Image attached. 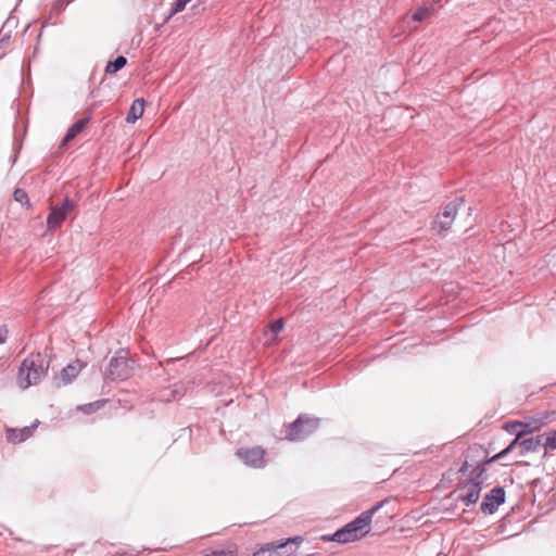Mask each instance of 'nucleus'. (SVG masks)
Here are the masks:
<instances>
[{"instance_id": "6e6552de", "label": "nucleus", "mask_w": 556, "mask_h": 556, "mask_svg": "<svg viewBox=\"0 0 556 556\" xmlns=\"http://www.w3.org/2000/svg\"><path fill=\"white\" fill-rule=\"evenodd\" d=\"M236 454L248 466L260 468L265 465V451L262 447L241 448Z\"/></svg>"}, {"instance_id": "dca6fc26", "label": "nucleus", "mask_w": 556, "mask_h": 556, "mask_svg": "<svg viewBox=\"0 0 556 556\" xmlns=\"http://www.w3.org/2000/svg\"><path fill=\"white\" fill-rule=\"evenodd\" d=\"M283 329V323L281 319L275 320L268 326V329L264 331V336L271 334V339H266L265 345H270L276 341L278 333Z\"/></svg>"}, {"instance_id": "f3484780", "label": "nucleus", "mask_w": 556, "mask_h": 556, "mask_svg": "<svg viewBox=\"0 0 556 556\" xmlns=\"http://www.w3.org/2000/svg\"><path fill=\"white\" fill-rule=\"evenodd\" d=\"M126 63H127L126 58H124L122 55L117 56L114 61L109 62L106 64L105 73L110 74V75H113L116 72H118L119 70H122L126 65Z\"/></svg>"}, {"instance_id": "a211bd4d", "label": "nucleus", "mask_w": 556, "mask_h": 556, "mask_svg": "<svg viewBox=\"0 0 556 556\" xmlns=\"http://www.w3.org/2000/svg\"><path fill=\"white\" fill-rule=\"evenodd\" d=\"M191 0H176L172 10H170V13H169V16L168 17H172L173 15L181 12L185 10L186 5L190 2Z\"/></svg>"}, {"instance_id": "2eb2a0df", "label": "nucleus", "mask_w": 556, "mask_h": 556, "mask_svg": "<svg viewBox=\"0 0 556 556\" xmlns=\"http://www.w3.org/2000/svg\"><path fill=\"white\" fill-rule=\"evenodd\" d=\"M89 118H81L77 121L72 127L67 130L65 137L62 140L61 146H66L71 140H73L79 132L83 131Z\"/></svg>"}, {"instance_id": "9b49d317", "label": "nucleus", "mask_w": 556, "mask_h": 556, "mask_svg": "<svg viewBox=\"0 0 556 556\" xmlns=\"http://www.w3.org/2000/svg\"><path fill=\"white\" fill-rule=\"evenodd\" d=\"M480 481H470L464 485L459 498L466 506L475 504L480 497Z\"/></svg>"}, {"instance_id": "393cba45", "label": "nucleus", "mask_w": 556, "mask_h": 556, "mask_svg": "<svg viewBox=\"0 0 556 556\" xmlns=\"http://www.w3.org/2000/svg\"><path fill=\"white\" fill-rule=\"evenodd\" d=\"M5 339H7V330L0 329V344L4 343Z\"/></svg>"}, {"instance_id": "0eeeda50", "label": "nucleus", "mask_w": 556, "mask_h": 556, "mask_svg": "<svg viewBox=\"0 0 556 556\" xmlns=\"http://www.w3.org/2000/svg\"><path fill=\"white\" fill-rule=\"evenodd\" d=\"M84 367L85 364L78 359L68 364L60 371L59 375L54 377V384L59 388L70 384L78 376Z\"/></svg>"}, {"instance_id": "f257e3e1", "label": "nucleus", "mask_w": 556, "mask_h": 556, "mask_svg": "<svg viewBox=\"0 0 556 556\" xmlns=\"http://www.w3.org/2000/svg\"><path fill=\"white\" fill-rule=\"evenodd\" d=\"M380 505L362 513L355 520L334 532L332 540L339 543L354 542L364 538L370 530L371 517Z\"/></svg>"}, {"instance_id": "4468645a", "label": "nucleus", "mask_w": 556, "mask_h": 556, "mask_svg": "<svg viewBox=\"0 0 556 556\" xmlns=\"http://www.w3.org/2000/svg\"><path fill=\"white\" fill-rule=\"evenodd\" d=\"M144 112V101L142 99H136L127 114L126 122L129 124H134L137 119H139Z\"/></svg>"}, {"instance_id": "412c9836", "label": "nucleus", "mask_w": 556, "mask_h": 556, "mask_svg": "<svg viewBox=\"0 0 556 556\" xmlns=\"http://www.w3.org/2000/svg\"><path fill=\"white\" fill-rule=\"evenodd\" d=\"M543 445L545 448L556 450V431L546 438L544 437Z\"/></svg>"}, {"instance_id": "1a4fd4ad", "label": "nucleus", "mask_w": 556, "mask_h": 556, "mask_svg": "<svg viewBox=\"0 0 556 556\" xmlns=\"http://www.w3.org/2000/svg\"><path fill=\"white\" fill-rule=\"evenodd\" d=\"M73 207L74 204L68 199L64 201L62 206L52 207L47 220L48 229L52 230L58 228L66 218L67 214L73 210Z\"/></svg>"}, {"instance_id": "7ed1b4c3", "label": "nucleus", "mask_w": 556, "mask_h": 556, "mask_svg": "<svg viewBox=\"0 0 556 556\" xmlns=\"http://www.w3.org/2000/svg\"><path fill=\"white\" fill-rule=\"evenodd\" d=\"M547 418H548V416H547V414H545V415H541V416L534 417L531 420L526 421V422H515V424H513L511 425V430L513 431H515V429L517 427H521L522 429L517 432L516 439L505 450H503L501 453H498L496 456H494V459L501 458L502 456H504L507 453H509L510 451H513L515 448V446L517 445L518 441L525 434L540 430L546 424Z\"/></svg>"}, {"instance_id": "5701e85b", "label": "nucleus", "mask_w": 556, "mask_h": 556, "mask_svg": "<svg viewBox=\"0 0 556 556\" xmlns=\"http://www.w3.org/2000/svg\"><path fill=\"white\" fill-rule=\"evenodd\" d=\"M204 556H233V552L219 549V551H213L208 554H205Z\"/></svg>"}, {"instance_id": "9d476101", "label": "nucleus", "mask_w": 556, "mask_h": 556, "mask_svg": "<svg viewBox=\"0 0 556 556\" xmlns=\"http://www.w3.org/2000/svg\"><path fill=\"white\" fill-rule=\"evenodd\" d=\"M505 501V492L502 488H494L490 494H488L482 504L481 509L493 514L498 506Z\"/></svg>"}, {"instance_id": "20e7f679", "label": "nucleus", "mask_w": 556, "mask_h": 556, "mask_svg": "<svg viewBox=\"0 0 556 556\" xmlns=\"http://www.w3.org/2000/svg\"><path fill=\"white\" fill-rule=\"evenodd\" d=\"M319 425V419L300 416L288 428L286 439L289 441H301L312 434Z\"/></svg>"}, {"instance_id": "39448f33", "label": "nucleus", "mask_w": 556, "mask_h": 556, "mask_svg": "<svg viewBox=\"0 0 556 556\" xmlns=\"http://www.w3.org/2000/svg\"><path fill=\"white\" fill-rule=\"evenodd\" d=\"M462 202L463 200L460 198H456L452 202L447 203L443 207L442 212H440L437 215V219L434 222V229L438 232H442L450 229L455 219V216L457 215Z\"/></svg>"}, {"instance_id": "aec40b11", "label": "nucleus", "mask_w": 556, "mask_h": 556, "mask_svg": "<svg viewBox=\"0 0 556 556\" xmlns=\"http://www.w3.org/2000/svg\"><path fill=\"white\" fill-rule=\"evenodd\" d=\"M101 405H102L101 402H93V403L86 404L84 406H79L78 409L83 410L86 414H91V413L96 412L97 409H99L101 407Z\"/></svg>"}, {"instance_id": "a878e982", "label": "nucleus", "mask_w": 556, "mask_h": 556, "mask_svg": "<svg viewBox=\"0 0 556 556\" xmlns=\"http://www.w3.org/2000/svg\"><path fill=\"white\" fill-rule=\"evenodd\" d=\"M266 339H271V334H268L267 337L264 336V342L266 341Z\"/></svg>"}, {"instance_id": "6ab92c4d", "label": "nucleus", "mask_w": 556, "mask_h": 556, "mask_svg": "<svg viewBox=\"0 0 556 556\" xmlns=\"http://www.w3.org/2000/svg\"><path fill=\"white\" fill-rule=\"evenodd\" d=\"M430 15V10L428 8H420L413 14V20L415 22H421L426 20Z\"/></svg>"}, {"instance_id": "4be33fe9", "label": "nucleus", "mask_w": 556, "mask_h": 556, "mask_svg": "<svg viewBox=\"0 0 556 556\" xmlns=\"http://www.w3.org/2000/svg\"><path fill=\"white\" fill-rule=\"evenodd\" d=\"M253 556H278L276 551H271L270 548H262L261 551L253 554Z\"/></svg>"}, {"instance_id": "423d86ee", "label": "nucleus", "mask_w": 556, "mask_h": 556, "mask_svg": "<svg viewBox=\"0 0 556 556\" xmlns=\"http://www.w3.org/2000/svg\"><path fill=\"white\" fill-rule=\"evenodd\" d=\"M132 363L126 356L119 355L111 359L108 375L113 380H124L131 376Z\"/></svg>"}, {"instance_id": "f8f14e48", "label": "nucleus", "mask_w": 556, "mask_h": 556, "mask_svg": "<svg viewBox=\"0 0 556 556\" xmlns=\"http://www.w3.org/2000/svg\"><path fill=\"white\" fill-rule=\"evenodd\" d=\"M544 435H536L533 438L518 441L517 445L520 447V454L523 455L529 452L538 451L539 446L543 445Z\"/></svg>"}, {"instance_id": "ddd939ff", "label": "nucleus", "mask_w": 556, "mask_h": 556, "mask_svg": "<svg viewBox=\"0 0 556 556\" xmlns=\"http://www.w3.org/2000/svg\"><path fill=\"white\" fill-rule=\"evenodd\" d=\"M37 427V424L31 425L30 427H25L20 430L10 429L7 432V438L10 442L18 443L23 442L27 438L31 435L33 430Z\"/></svg>"}, {"instance_id": "b1692460", "label": "nucleus", "mask_w": 556, "mask_h": 556, "mask_svg": "<svg viewBox=\"0 0 556 556\" xmlns=\"http://www.w3.org/2000/svg\"><path fill=\"white\" fill-rule=\"evenodd\" d=\"M14 198L17 202L23 203L27 199V194L25 193V191L17 189L14 192Z\"/></svg>"}, {"instance_id": "f03ea898", "label": "nucleus", "mask_w": 556, "mask_h": 556, "mask_svg": "<svg viewBox=\"0 0 556 556\" xmlns=\"http://www.w3.org/2000/svg\"><path fill=\"white\" fill-rule=\"evenodd\" d=\"M48 364L41 354L25 358L20 367L17 383L22 389L37 384L47 374Z\"/></svg>"}]
</instances>
